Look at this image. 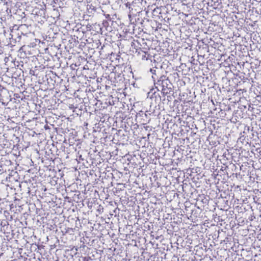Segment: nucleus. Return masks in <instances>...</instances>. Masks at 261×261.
<instances>
[{
  "label": "nucleus",
  "mask_w": 261,
  "mask_h": 261,
  "mask_svg": "<svg viewBox=\"0 0 261 261\" xmlns=\"http://www.w3.org/2000/svg\"><path fill=\"white\" fill-rule=\"evenodd\" d=\"M151 99H155V102L159 105L161 101V97L160 95L159 92H156L154 91L150 97Z\"/></svg>",
  "instance_id": "2"
},
{
  "label": "nucleus",
  "mask_w": 261,
  "mask_h": 261,
  "mask_svg": "<svg viewBox=\"0 0 261 261\" xmlns=\"http://www.w3.org/2000/svg\"><path fill=\"white\" fill-rule=\"evenodd\" d=\"M13 34H10V35L11 36V37L10 38V39H12V40H14L15 42L16 41H20V38H21V36L19 35V33H18V36L17 37V38H13V36H14V32H12Z\"/></svg>",
  "instance_id": "9"
},
{
  "label": "nucleus",
  "mask_w": 261,
  "mask_h": 261,
  "mask_svg": "<svg viewBox=\"0 0 261 261\" xmlns=\"http://www.w3.org/2000/svg\"><path fill=\"white\" fill-rule=\"evenodd\" d=\"M125 5L126 6V7L128 8L129 10L130 14L129 15V16H130L131 15H136L134 11L133 10V9L132 8V4H130V3L127 2V3H126L125 4Z\"/></svg>",
  "instance_id": "5"
},
{
  "label": "nucleus",
  "mask_w": 261,
  "mask_h": 261,
  "mask_svg": "<svg viewBox=\"0 0 261 261\" xmlns=\"http://www.w3.org/2000/svg\"><path fill=\"white\" fill-rule=\"evenodd\" d=\"M131 4H132V8H133V10L134 11L136 14L137 13L140 14L142 12V11H139V10L137 9V6H136V4H137L136 3H134V2H133Z\"/></svg>",
  "instance_id": "8"
},
{
  "label": "nucleus",
  "mask_w": 261,
  "mask_h": 261,
  "mask_svg": "<svg viewBox=\"0 0 261 261\" xmlns=\"http://www.w3.org/2000/svg\"><path fill=\"white\" fill-rule=\"evenodd\" d=\"M155 68L156 69H154V68H152L150 69V71L152 74V78L154 83L160 77V76L159 75V72L156 70L157 68Z\"/></svg>",
  "instance_id": "3"
},
{
  "label": "nucleus",
  "mask_w": 261,
  "mask_h": 261,
  "mask_svg": "<svg viewBox=\"0 0 261 261\" xmlns=\"http://www.w3.org/2000/svg\"><path fill=\"white\" fill-rule=\"evenodd\" d=\"M140 50L143 53V55H142L141 59L143 60H148L149 57L151 58V56L147 53V52L145 50H142L140 48Z\"/></svg>",
  "instance_id": "6"
},
{
  "label": "nucleus",
  "mask_w": 261,
  "mask_h": 261,
  "mask_svg": "<svg viewBox=\"0 0 261 261\" xmlns=\"http://www.w3.org/2000/svg\"><path fill=\"white\" fill-rule=\"evenodd\" d=\"M147 13H148V11H147L145 12V13H146V14H147Z\"/></svg>",
  "instance_id": "11"
},
{
  "label": "nucleus",
  "mask_w": 261,
  "mask_h": 261,
  "mask_svg": "<svg viewBox=\"0 0 261 261\" xmlns=\"http://www.w3.org/2000/svg\"><path fill=\"white\" fill-rule=\"evenodd\" d=\"M131 45L133 47L134 46V48H136V47H137V46L136 45V43L134 42H132Z\"/></svg>",
  "instance_id": "10"
},
{
  "label": "nucleus",
  "mask_w": 261,
  "mask_h": 261,
  "mask_svg": "<svg viewBox=\"0 0 261 261\" xmlns=\"http://www.w3.org/2000/svg\"><path fill=\"white\" fill-rule=\"evenodd\" d=\"M154 85L158 91H161L164 96L171 91V83L165 75H160V77L154 83Z\"/></svg>",
  "instance_id": "1"
},
{
  "label": "nucleus",
  "mask_w": 261,
  "mask_h": 261,
  "mask_svg": "<svg viewBox=\"0 0 261 261\" xmlns=\"http://www.w3.org/2000/svg\"><path fill=\"white\" fill-rule=\"evenodd\" d=\"M87 8L89 11V13H92V12H95L96 8L95 7L93 6L92 4H88L87 6Z\"/></svg>",
  "instance_id": "7"
},
{
  "label": "nucleus",
  "mask_w": 261,
  "mask_h": 261,
  "mask_svg": "<svg viewBox=\"0 0 261 261\" xmlns=\"http://www.w3.org/2000/svg\"><path fill=\"white\" fill-rule=\"evenodd\" d=\"M87 28L89 29V30H94L97 33H99L101 31V28L99 24L95 23L92 25L87 26Z\"/></svg>",
  "instance_id": "4"
}]
</instances>
